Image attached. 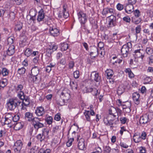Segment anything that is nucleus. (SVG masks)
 Returning <instances> with one entry per match:
<instances>
[{
    "instance_id": "dca6fc26",
    "label": "nucleus",
    "mask_w": 153,
    "mask_h": 153,
    "mask_svg": "<svg viewBox=\"0 0 153 153\" xmlns=\"http://www.w3.org/2000/svg\"><path fill=\"white\" fill-rule=\"evenodd\" d=\"M140 95L137 92H135L132 94V98L134 103L137 105H138L140 102Z\"/></svg>"
},
{
    "instance_id": "680f3d73",
    "label": "nucleus",
    "mask_w": 153,
    "mask_h": 153,
    "mask_svg": "<svg viewBox=\"0 0 153 153\" xmlns=\"http://www.w3.org/2000/svg\"><path fill=\"white\" fill-rule=\"evenodd\" d=\"M128 120L125 117H122L120 118V120L121 123L125 124Z\"/></svg>"
},
{
    "instance_id": "2f4dec72",
    "label": "nucleus",
    "mask_w": 153,
    "mask_h": 153,
    "mask_svg": "<svg viewBox=\"0 0 153 153\" xmlns=\"http://www.w3.org/2000/svg\"><path fill=\"white\" fill-rule=\"evenodd\" d=\"M68 48V44L64 42L61 44V50L62 51H66Z\"/></svg>"
},
{
    "instance_id": "69168bd1",
    "label": "nucleus",
    "mask_w": 153,
    "mask_h": 153,
    "mask_svg": "<svg viewBox=\"0 0 153 153\" xmlns=\"http://www.w3.org/2000/svg\"><path fill=\"white\" fill-rule=\"evenodd\" d=\"M134 14L136 17H138L140 16V12L138 10H136L134 11Z\"/></svg>"
},
{
    "instance_id": "f3484780",
    "label": "nucleus",
    "mask_w": 153,
    "mask_h": 153,
    "mask_svg": "<svg viewBox=\"0 0 153 153\" xmlns=\"http://www.w3.org/2000/svg\"><path fill=\"white\" fill-rule=\"evenodd\" d=\"M149 121L148 115L145 114L140 117L139 122L140 124L144 125L147 123Z\"/></svg>"
},
{
    "instance_id": "b1692460",
    "label": "nucleus",
    "mask_w": 153,
    "mask_h": 153,
    "mask_svg": "<svg viewBox=\"0 0 153 153\" xmlns=\"http://www.w3.org/2000/svg\"><path fill=\"white\" fill-rule=\"evenodd\" d=\"M109 114L112 115L114 117H115L117 116V111L116 108L111 107L109 109Z\"/></svg>"
},
{
    "instance_id": "4468645a",
    "label": "nucleus",
    "mask_w": 153,
    "mask_h": 153,
    "mask_svg": "<svg viewBox=\"0 0 153 153\" xmlns=\"http://www.w3.org/2000/svg\"><path fill=\"white\" fill-rule=\"evenodd\" d=\"M45 113L44 108L42 106L37 107L35 110V113L38 116H42Z\"/></svg>"
},
{
    "instance_id": "4c0bfd02",
    "label": "nucleus",
    "mask_w": 153,
    "mask_h": 153,
    "mask_svg": "<svg viewBox=\"0 0 153 153\" xmlns=\"http://www.w3.org/2000/svg\"><path fill=\"white\" fill-rule=\"evenodd\" d=\"M17 93V97L22 100L24 99L25 97H26L24 95V93L23 91L19 93Z\"/></svg>"
},
{
    "instance_id": "7ed1b4c3",
    "label": "nucleus",
    "mask_w": 153,
    "mask_h": 153,
    "mask_svg": "<svg viewBox=\"0 0 153 153\" xmlns=\"http://www.w3.org/2000/svg\"><path fill=\"white\" fill-rule=\"evenodd\" d=\"M131 47L132 44L130 42H128L127 44L123 45L121 51L122 55L123 57H127L128 56L130 49Z\"/></svg>"
},
{
    "instance_id": "49530a36",
    "label": "nucleus",
    "mask_w": 153,
    "mask_h": 153,
    "mask_svg": "<svg viewBox=\"0 0 153 153\" xmlns=\"http://www.w3.org/2000/svg\"><path fill=\"white\" fill-rule=\"evenodd\" d=\"M146 53L149 55L152 54L153 53L152 49L150 47L146 48Z\"/></svg>"
},
{
    "instance_id": "20e7f679",
    "label": "nucleus",
    "mask_w": 153,
    "mask_h": 153,
    "mask_svg": "<svg viewBox=\"0 0 153 153\" xmlns=\"http://www.w3.org/2000/svg\"><path fill=\"white\" fill-rule=\"evenodd\" d=\"M78 19L81 26L84 25L87 21L88 16L83 12H79L78 14Z\"/></svg>"
},
{
    "instance_id": "6ab92c4d",
    "label": "nucleus",
    "mask_w": 153,
    "mask_h": 153,
    "mask_svg": "<svg viewBox=\"0 0 153 153\" xmlns=\"http://www.w3.org/2000/svg\"><path fill=\"white\" fill-rule=\"evenodd\" d=\"M126 12L128 14L131 13L134 11V6L132 5L127 4L124 7Z\"/></svg>"
},
{
    "instance_id": "37998d69",
    "label": "nucleus",
    "mask_w": 153,
    "mask_h": 153,
    "mask_svg": "<svg viewBox=\"0 0 153 153\" xmlns=\"http://www.w3.org/2000/svg\"><path fill=\"white\" fill-rule=\"evenodd\" d=\"M22 27V23L20 22L16 25L15 29L16 30L19 31L21 29Z\"/></svg>"
},
{
    "instance_id": "2eb2a0df",
    "label": "nucleus",
    "mask_w": 153,
    "mask_h": 153,
    "mask_svg": "<svg viewBox=\"0 0 153 153\" xmlns=\"http://www.w3.org/2000/svg\"><path fill=\"white\" fill-rule=\"evenodd\" d=\"M45 17L44 13L43 10L42 9L39 12L37 16V20L38 22L43 21Z\"/></svg>"
},
{
    "instance_id": "cd10ccee",
    "label": "nucleus",
    "mask_w": 153,
    "mask_h": 153,
    "mask_svg": "<svg viewBox=\"0 0 153 153\" xmlns=\"http://www.w3.org/2000/svg\"><path fill=\"white\" fill-rule=\"evenodd\" d=\"M7 79H3L2 80L0 81V87L4 88L7 85Z\"/></svg>"
},
{
    "instance_id": "79ce46f5",
    "label": "nucleus",
    "mask_w": 153,
    "mask_h": 153,
    "mask_svg": "<svg viewBox=\"0 0 153 153\" xmlns=\"http://www.w3.org/2000/svg\"><path fill=\"white\" fill-rule=\"evenodd\" d=\"M37 138L40 140L41 142L44 140L45 138V136L42 134H39L36 136Z\"/></svg>"
},
{
    "instance_id": "338daca9",
    "label": "nucleus",
    "mask_w": 153,
    "mask_h": 153,
    "mask_svg": "<svg viewBox=\"0 0 153 153\" xmlns=\"http://www.w3.org/2000/svg\"><path fill=\"white\" fill-rule=\"evenodd\" d=\"M123 20L125 22L128 23L130 22L131 21L130 18L128 16H125L123 17Z\"/></svg>"
},
{
    "instance_id": "13d9d810",
    "label": "nucleus",
    "mask_w": 153,
    "mask_h": 153,
    "mask_svg": "<svg viewBox=\"0 0 153 153\" xmlns=\"http://www.w3.org/2000/svg\"><path fill=\"white\" fill-rule=\"evenodd\" d=\"M74 61H70L68 64V68L69 69L73 68L74 66Z\"/></svg>"
},
{
    "instance_id": "bb28decb",
    "label": "nucleus",
    "mask_w": 153,
    "mask_h": 153,
    "mask_svg": "<svg viewBox=\"0 0 153 153\" xmlns=\"http://www.w3.org/2000/svg\"><path fill=\"white\" fill-rule=\"evenodd\" d=\"M23 126V124L21 123H18L14 124V128L16 130H19L22 128Z\"/></svg>"
},
{
    "instance_id": "9b49d317",
    "label": "nucleus",
    "mask_w": 153,
    "mask_h": 153,
    "mask_svg": "<svg viewBox=\"0 0 153 153\" xmlns=\"http://www.w3.org/2000/svg\"><path fill=\"white\" fill-rule=\"evenodd\" d=\"M108 17H109V27H112L115 26L116 24V17L113 15L108 16Z\"/></svg>"
},
{
    "instance_id": "864d4df0",
    "label": "nucleus",
    "mask_w": 153,
    "mask_h": 153,
    "mask_svg": "<svg viewBox=\"0 0 153 153\" xmlns=\"http://www.w3.org/2000/svg\"><path fill=\"white\" fill-rule=\"evenodd\" d=\"M26 38L25 37H23L21 38L20 42V44H22L23 46L25 45V42L26 41Z\"/></svg>"
},
{
    "instance_id": "aec40b11",
    "label": "nucleus",
    "mask_w": 153,
    "mask_h": 153,
    "mask_svg": "<svg viewBox=\"0 0 153 153\" xmlns=\"http://www.w3.org/2000/svg\"><path fill=\"white\" fill-rule=\"evenodd\" d=\"M133 140L135 143H138L142 141L140 137V134L139 133H136L133 136Z\"/></svg>"
},
{
    "instance_id": "c85d7f7f",
    "label": "nucleus",
    "mask_w": 153,
    "mask_h": 153,
    "mask_svg": "<svg viewBox=\"0 0 153 153\" xmlns=\"http://www.w3.org/2000/svg\"><path fill=\"white\" fill-rule=\"evenodd\" d=\"M58 48V46L56 45H53L52 47H50L49 48H48L47 50V52L50 54L52 53L53 52L56 50Z\"/></svg>"
},
{
    "instance_id": "603ef678",
    "label": "nucleus",
    "mask_w": 153,
    "mask_h": 153,
    "mask_svg": "<svg viewBox=\"0 0 153 153\" xmlns=\"http://www.w3.org/2000/svg\"><path fill=\"white\" fill-rule=\"evenodd\" d=\"M92 91L91 93L93 95L97 96V94H100L99 92H98V90L95 88H93L92 89Z\"/></svg>"
},
{
    "instance_id": "8fccbe9b",
    "label": "nucleus",
    "mask_w": 153,
    "mask_h": 153,
    "mask_svg": "<svg viewBox=\"0 0 153 153\" xmlns=\"http://www.w3.org/2000/svg\"><path fill=\"white\" fill-rule=\"evenodd\" d=\"M73 75L74 78L77 79L79 76V71L76 70L73 73Z\"/></svg>"
},
{
    "instance_id": "ddd939ff",
    "label": "nucleus",
    "mask_w": 153,
    "mask_h": 153,
    "mask_svg": "<svg viewBox=\"0 0 153 153\" xmlns=\"http://www.w3.org/2000/svg\"><path fill=\"white\" fill-rule=\"evenodd\" d=\"M13 116L12 113H7L5 116L4 123L5 124H9L12 121Z\"/></svg>"
},
{
    "instance_id": "f8f14e48",
    "label": "nucleus",
    "mask_w": 153,
    "mask_h": 153,
    "mask_svg": "<svg viewBox=\"0 0 153 153\" xmlns=\"http://www.w3.org/2000/svg\"><path fill=\"white\" fill-rule=\"evenodd\" d=\"M114 12V10L113 9L106 7L103 9L102 12V14L104 16L108 15V16L113 15Z\"/></svg>"
},
{
    "instance_id": "0e129e2a",
    "label": "nucleus",
    "mask_w": 153,
    "mask_h": 153,
    "mask_svg": "<svg viewBox=\"0 0 153 153\" xmlns=\"http://www.w3.org/2000/svg\"><path fill=\"white\" fill-rule=\"evenodd\" d=\"M98 46L99 48L100 49H105V48L104 47V44L102 42H99L98 44Z\"/></svg>"
},
{
    "instance_id": "f257e3e1",
    "label": "nucleus",
    "mask_w": 153,
    "mask_h": 153,
    "mask_svg": "<svg viewBox=\"0 0 153 153\" xmlns=\"http://www.w3.org/2000/svg\"><path fill=\"white\" fill-rule=\"evenodd\" d=\"M21 102L17 98L9 99L7 101L6 105L7 109L10 111L13 110L20 105Z\"/></svg>"
},
{
    "instance_id": "72a5a7b5",
    "label": "nucleus",
    "mask_w": 153,
    "mask_h": 153,
    "mask_svg": "<svg viewBox=\"0 0 153 153\" xmlns=\"http://www.w3.org/2000/svg\"><path fill=\"white\" fill-rule=\"evenodd\" d=\"M23 104L25 106H27L30 104L29 99L26 96L24 99L22 100Z\"/></svg>"
},
{
    "instance_id": "5701e85b",
    "label": "nucleus",
    "mask_w": 153,
    "mask_h": 153,
    "mask_svg": "<svg viewBox=\"0 0 153 153\" xmlns=\"http://www.w3.org/2000/svg\"><path fill=\"white\" fill-rule=\"evenodd\" d=\"M23 86L22 84H17L14 86V90L16 93L23 91Z\"/></svg>"
},
{
    "instance_id": "412c9836",
    "label": "nucleus",
    "mask_w": 153,
    "mask_h": 153,
    "mask_svg": "<svg viewBox=\"0 0 153 153\" xmlns=\"http://www.w3.org/2000/svg\"><path fill=\"white\" fill-rule=\"evenodd\" d=\"M39 69L36 66H34L31 70V73L32 76H37L39 74Z\"/></svg>"
},
{
    "instance_id": "5fc2aeb1",
    "label": "nucleus",
    "mask_w": 153,
    "mask_h": 153,
    "mask_svg": "<svg viewBox=\"0 0 153 153\" xmlns=\"http://www.w3.org/2000/svg\"><path fill=\"white\" fill-rule=\"evenodd\" d=\"M117 9L119 11L122 10L124 8V7L123 5L120 4V3H118L116 6Z\"/></svg>"
},
{
    "instance_id": "423d86ee",
    "label": "nucleus",
    "mask_w": 153,
    "mask_h": 153,
    "mask_svg": "<svg viewBox=\"0 0 153 153\" xmlns=\"http://www.w3.org/2000/svg\"><path fill=\"white\" fill-rule=\"evenodd\" d=\"M23 144L21 140L17 141L13 146L14 152L15 153H20L21 151Z\"/></svg>"
},
{
    "instance_id": "a18cd8bd",
    "label": "nucleus",
    "mask_w": 153,
    "mask_h": 153,
    "mask_svg": "<svg viewBox=\"0 0 153 153\" xmlns=\"http://www.w3.org/2000/svg\"><path fill=\"white\" fill-rule=\"evenodd\" d=\"M14 39V38L13 36H11L9 37L7 40L8 44L10 45L12 44L13 43Z\"/></svg>"
},
{
    "instance_id": "393cba45",
    "label": "nucleus",
    "mask_w": 153,
    "mask_h": 153,
    "mask_svg": "<svg viewBox=\"0 0 153 153\" xmlns=\"http://www.w3.org/2000/svg\"><path fill=\"white\" fill-rule=\"evenodd\" d=\"M68 91L67 89H65L62 91L61 94V96L65 97V99L66 100L68 99L70 96V94L68 93Z\"/></svg>"
},
{
    "instance_id": "6e6d98bb",
    "label": "nucleus",
    "mask_w": 153,
    "mask_h": 153,
    "mask_svg": "<svg viewBox=\"0 0 153 153\" xmlns=\"http://www.w3.org/2000/svg\"><path fill=\"white\" fill-rule=\"evenodd\" d=\"M42 134L45 137L46 135H48L49 133V131L48 129L46 128H43L42 129Z\"/></svg>"
},
{
    "instance_id": "09e8293b",
    "label": "nucleus",
    "mask_w": 153,
    "mask_h": 153,
    "mask_svg": "<svg viewBox=\"0 0 153 153\" xmlns=\"http://www.w3.org/2000/svg\"><path fill=\"white\" fill-rule=\"evenodd\" d=\"M110 37L111 38V41L112 42L115 39H117V33H114L112 35H111Z\"/></svg>"
},
{
    "instance_id": "9d476101",
    "label": "nucleus",
    "mask_w": 153,
    "mask_h": 153,
    "mask_svg": "<svg viewBox=\"0 0 153 153\" xmlns=\"http://www.w3.org/2000/svg\"><path fill=\"white\" fill-rule=\"evenodd\" d=\"M49 32L51 35L53 36H57L59 34V30L54 26L50 27Z\"/></svg>"
},
{
    "instance_id": "58836bf2",
    "label": "nucleus",
    "mask_w": 153,
    "mask_h": 153,
    "mask_svg": "<svg viewBox=\"0 0 153 153\" xmlns=\"http://www.w3.org/2000/svg\"><path fill=\"white\" fill-rule=\"evenodd\" d=\"M39 153H51V150L49 149H46L41 148L39 150Z\"/></svg>"
},
{
    "instance_id": "a878e982",
    "label": "nucleus",
    "mask_w": 153,
    "mask_h": 153,
    "mask_svg": "<svg viewBox=\"0 0 153 153\" xmlns=\"http://www.w3.org/2000/svg\"><path fill=\"white\" fill-rule=\"evenodd\" d=\"M105 74H106L107 78L108 79H110L113 76L114 73L112 70L108 69L106 71Z\"/></svg>"
},
{
    "instance_id": "3c124183",
    "label": "nucleus",
    "mask_w": 153,
    "mask_h": 153,
    "mask_svg": "<svg viewBox=\"0 0 153 153\" xmlns=\"http://www.w3.org/2000/svg\"><path fill=\"white\" fill-rule=\"evenodd\" d=\"M141 28L140 25H138L135 28V30L136 34H137L140 33L141 31Z\"/></svg>"
},
{
    "instance_id": "473e14b6",
    "label": "nucleus",
    "mask_w": 153,
    "mask_h": 153,
    "mask_svg": "<svg viewBox=\"0 0 153 153\" xmlns=\"http://www.w3.org/2000/svg\"><path fill=\"white\" fill-rule=\"evenodd\" d=\"M1 74L3 76H5L8 75L9 70L5 68H3L1 69Z\"/></svg>"
},
{
    "instance_id": "39448f33",
    "label": "nucleus",
    "mask_w": 153,
    "mask_h": 153,
    "mask_svg": "<svg viewBox=\"0 0 153 153\" xmlns=\"http://www.w3.org/2000/svg\"><path fill=\"white\" fill-rule=\"evenodd\" d=\"M41 121V118L37 117H35L32 122V124L35 129L38 130L44 126V124L40 122Z\"/></svg>"
},
{
    "instance_id": "bf43d9fd",
    "label": "nucleus",
    "mask_w": 153,
    "mask_h": 153,
    "mask_svg": "<svg viewBox=\"0 0 153 153\" xmlns=\"http://www.w3.org/2000/svg\"><path fill=\"white\" fill-rule=\"evenodd\" d=\"M19 119V117L18 115H15L13 116L12 121L14 122H16L18 121Z\"/></svg>"
},
{
    "instance_id": "ea45409f",
    "label": "nucleus",
    "mask_w": 153,
    "mask_h": 153,
    "mask_svg": "<svg viewBox=\"0 0 153 153\" xmlns=\"http://www.w3.org/2000/svg\"><path fill=\"white\" fill-rule=\"evenodd\" d=\"M26 69L23 67L18 69V73L19 75H23L25 74Z\"/></svg>"
},
{
    "instance_id": "de8ad7c7",
    "label": "nucleus",
    "mask_w": 153,
    "mask_h": 153,
    "mask_svg": "<svg viewBox=\"0 0 153 153\" xmlns=\"http://www.w3.org/2000/svg\"><path fill=\"white\" fill-rule=\"evenodd\" d=\"M15 14L14 12H11L9 13V18L11 20H13L15 18Z\"/></svg>"
},
{
    "instance_id": "a211bd4d",
    "label": "nucleus",
    "mask_w": 153,
    "mask_h": 153,
    "mask_svg": "<svg viewBox=\"0 0 153 153\" xmlns=\"http://www.w3.org/2000/svg\"><path fill=\"white\" fill-rule=\"evenodd\" d=\"M6 53L9 56H11L15 52V47L13 45H10L7 50Z\"/></svg>"
},
{
    "instance_id": "e433bc0d",
    "label": "nucleus",
    "mask_w": 153,
    "mask_h": 153,
    "mask_svg": "<svg viewBox=\"0 0 153 153\" xmlns=\"http://www.w3.org/2000/svg\"><path fill=\"white\" fill-rule=\"evenodd\" d=\"M84 115L85 116L86 120L88 121L91 122L89 111H86L84 113Z\"/></svg>"
},
{
    "instance_id": "f704fd0d",
    "label": "nucleus",
    "mask_w": 153,
    "mask_h": 153,
    "mask_svg": "<svg viewBox=\"0 0 153 153\" xmlns=\"http://www.w3.org/2000/svg\"><path fill=\"white\" fill-rule=\"evenodd\" d=\"M45 120L48 124L51 125L52 123L53 119L51 116H48L46 117Z\"/></svg>"
},
{
    "instance_id": "7c9ffc66",
    "label": "nucleus",
    "mask_w": 153,
    "mask_h": 153,
    "mask_svg": "<svg viewBox=\"0 0 153 153\" xmlns=\"http://www.w3.org/2000/svg\"><path fill=\"white\" fill-rule=\"evenodd\" d=\"M70 85L72 90H76L77 89V84L76 82L72 81H71Z\"/></svg>"
},
{
    "instance_id": "1a4fd4ad",
    "label": "nucleus",
    "mask_w": 153,
    "mask_h": 153,
    "mask_svg": "<svg viewBox=\"0 0 153 153\" xmlns=\"http://www.w3.org/2000/svg\"><path fill=\"white\" fill-rule=\"evenodd\" d=\"M78 142V147L81 150H84L85 149L84 143V140L83 138H81L80 136L77 137Z\"/></svg>"
},
{
    "instance_id": "6e6552de",
    "label": "nucleus",
    "mask_w": 153,
    "mask_h": 153,
    "mask_svg": "<svg viewBox=\"0 0 153 153\" xmlns=\"http://www.w3.org/2000/svg\"><path fill=\"white\" fill-rule=\"evenodd\" d=\"M90 77L92 81H94L96 82H99L101 79V77L99 76V73L95 71L91 73Z\"/></svg>"
},
{
    "instance_id": "4be33fe9",
    "label": "nucleus",
    "mask_w": 153,
    "mask_h": 153,
    "mask_svg": "<svg viewBox=\"0 0 153 153\" xmlns=\"http://www.w3.org/2000/svg\"><path fill=\"white\" fill-rule=\"evenodd\" d=\"M26 119L29 122H32L35 117H33L32 113L30 112H27L25 113Z\"/></svg>"
},
{
    "instance_id": "052dcab7",
    "label": "nucleus",
    "mask_w": 153,
    "mask_h": 153,
    "mask_svg": "<svg viewBox=\"0 0 153 153\" xmlns=\"http://www.w3.org/2000/svg\"><path fill=\"white\" fill-rule=\"evenodd\" d=\"M74 140V139L73 138H71L70 140H69L66 143L67 146L68 147L72 145V142Z\"/></svg>"
},
{
    "instance_id": "c03bdc74",
    "label": "nucleus",
    "mask_w": 153,
    "mask_h": 153,
    "mask_svg": "<svg viewBox=\"0 0 153 153\" xmlns=\"http://www.w3.org/2000/svg\"><path fill=\"white\" fill-rule=\"evenodd\" d=\"M62 16L65 19L67 18L69 16V13L66 11L65 9V8H64L62 12Z\"/></svg>"
},
{
    "instance_id": "774afa93",
    "label": "nucleus",
    "mask_w": 153,
    "mask_h": 153,
    "mask_svg": "<svg viewBox=\"0 0 153 153\" xmlns=\"http://www.w3.org/2000/svg\"><path fill=\"white\" fill-rule=\"evenodd\" d=\"M111 149L110 147L106 146L105 148L104 151L106 153H110L111 152Z\"/></svg>"
},
{
    "instance_id": "c756f323",
    "label": "nucleus",
    "mask_w": 153,
    "mask_h": 153,
    "mask_svg": "<svg viewBox=\"0 0 153 153\" xmlns=\"http://www.w3.org/2000/svg\"><path fill=\"white\" fill-rule=\"evenodd\" d=\"M32 51L31 48H27L26 49L25 51V55L27 57H28L31 55Z\"/></svg>"
},
{
    "instance_id": "e2e57ef3",
    "label": "nucleus",
    "mask_w": 153,
    "mask_h": 153,
    "mask_svg": "<svg viewBox=\"0 0 153 153\" xmlns=\"http://www.w3.org/2000/svg\"><path fill=\"white\" fill-rule=\"evenodd\" d=\"M147 136V134L146 132L143 131L142 133V134H140V137L142 140H145L146 139Z\"/></svg>"
},
{
    "instance_id": "c9c22d12",
    "label": "nucleus",
    "mask_w": 153,
    "mask_h": 153,
    "mask_svg": "<svg viewBox=\"0 0 153 153\" xmlns=\"http://www.w3.org/2000/svg\"><path fill=\"white\" fill-rule=\"evenodd\" d=\"M123 109H124L125 108H131V103L130 102L126 101L125 102H123V104L122 105Z\"/></svg>"
},
{
    "instance_id": "f03ea898",
    "label": "nucleus",
    "mask_w": 153,
    "mask_h": 153,
    "mask_svg": "<svg viewBox=\"0 0 153 153\" xmlns=\"http://www.w3.org/2000/svg\"><path fill=\"white\" fill-rule=\"evenodd\" d=\"M145 53V50L143 49V47H139V49L135 50L133 54V55L136 60L137 59H141L142 61L143 58L144 57V54Z\"/></svg>"
},
{
    "instance_id": "4d7b16f0",
    "label": "nucleus",
    "mask_w": 153,
    "mask_h": 153,
    "mask_svg": "<svg viewBox=\"0 0 153 153\" xmlns=\"http://www.w3.org/2000/svg\"><path fill=\"white\" fill-rule=\"evenodd\" d=\"M51 61V59L50 57L48 56H46L44 59V63H48Z\"/></svg>"
},
{
    "instance_id": "a19ab883",
    "label": "nucleus",
    "mask_w": 153,
    "mask_h": 153,
    "mask_svg": "<svg viewBox=\"0 0 153 153\" xmlns=\"http://www.w3.org/2000/svg\"><path fill=\"white\" fill-rule=\"evenodd\" d=\"M105 53V49H98V55L100 57H102L104 56Z\"/></svg>"
},
{
    "instance_id": "0eeeda50",
    "label": "nucleus",
    "mask_w": 153,
    "mask_h": 153,
    "mask_svg": "<svg viewBox=\"0 0 153 153\" xmlns=\"http://www.w3.org/2000/svg\"><path fill=\"white\" fill-rule=\"evenodd\" d=\"M89 55L91 59L95 58L98 55V49L94 46L91 47Z\"/></svg>"
}]
</instances>
